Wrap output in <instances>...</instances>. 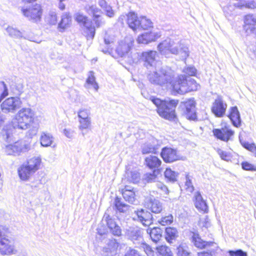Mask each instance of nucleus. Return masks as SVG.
Segmentation results:
<instances>
[{"label": "nucleus", "mask_w": 256, "mask_h": 256, "mask_svg": "<svg viewBox=\"0 0 256 256\" xmlns=\"http://www.w3.org/2000/svg\"><path fill=\"white\" fill-rule=\"evenodd\" d=\"M171 75L166 70H162L158 76V84L161 86H167L172 95H184L197 90L200 84L193 78L188 79L184 74L178 76L174 80H171Z\"/></svg>", "instance_id": "1"}, {"label": "nucleus", "mask_w": 256, "mask_h": 256, "mask_svg": "<svg viewBox=\"0 0 256 256\" xmlns=\"http://www.w3.org/2000/svg\"><path fill=\"white\" fill-rule=\"evenodd\" d=\"M150 100L156 106V112L160 118L169 121L175 120L178 118L176 108L180 103L179 100H162L152 97Z\"/></svg>", "instance_id": "2"}, {"label": "nucleus", "mask_w": 256, "mask_h": 256, "mask_svg": "<svg viewBox=\"0 0 256 256\" xmlns=\"http://www.w3.org/2000/svg\"><path fill=\"white\" fill-rule=\"evenodd\" d=\"M110 232L116 236L122 235V230L116 220L108 214H104L97 228V232L100 236L106 234Z\"/></svg>", "instance_id": "3"}, {"label": "nucleus", "mask_w": 256, "mask_h": 256, "mask_svg": "<svg viewBox=\"0 0 256 256\" xmlns=\"http://www.w3.org/2000/svg\"><path fill=\"white\" fill-rule=\"evenodd\" d=\"M36 118L34 113L30 108H22L16 116L14 124L18 128L26 130L35 127Z\"/></svg>", "instance_id": "4"}, {"label": "nucleus", "mask_w": 256, "mask_h": 256, "mask_svg": "<svg viewBox=\"0 0 256 256\" xmlns=\"http://www.w3.org/2000/svg\"><path fill=\"white\" fill-rule=\"evenodd\" d=\"M11 232L6 226H0V254L2 255L14 254L16 250L9 235Z\"/></svg>", "instance_id": "5"}, {"label": "nucleus", "mask_w": 256, "mask_h": 256, "mask_svg": "<svg viewBox=\"0 0 256 256\" xmlns=\"http://www.w3.org/2000/svg\"><path fill=\"white\" fill-rule=\"evenodd\" d=\"M41 162L40 158L33 157L28 160L26 164H22L18 170L20 180L24 181L28 180L40 168Z\"/></svg>", "instance_id": "6"}, {"label": "nucleus", "mask_w": 256, "mask_h": 256, "mask_svg": "<svg viewBox=\"0 0 256 256\" xmlns=\"http://www.w3.org/2000/svg\"><path fill=\"white\" fill-rule=\"evenodd\" d=\"M183 106L182 115L190 121L198 120V114L196 111V102L194 98L186 99L181 102Z\"/></svg>", "instance_id": "7"}, {"label": "nucleus", "mask_w": 256, "mask_h": 256, "mask_svg": "<svg viewBox=\"0 0 256 256\" xmlns=\"http://www.w3.org/2000/svg\"><path fill=\"white\" fill-rule=\"evenodd\" d=\"M23 15L33 22L36 23L41 20L43 10L40 4H36L28 8H22Z\"/></svg>", "instance_id": "8"}, {"label": "nucleus", "mask_w": 256, "mask_h": 256, "mask_svg": "<svg viewBox=\"0 0 256 256\" xmlns=\"http://www.w3.org/2000/svg\"><path fill=\"white\" fill-rule=\"evenodd\" d=\"M212 132L215 138L226 142L231 140L234 134V131L226 123L220 128L213 129Z\"/></svg>", "instance_id": "9"}, {"label": "nucleus", "mask_w": 256, "mask_h": 256, "mask_svg": "<svg viewBox=\"0 0 256 256\" xmlns=\"http://www.w3.org/2000/svg\"><path fill=\"white\" fill-rule=\"evenodd\" d=\"M22 102L20 98L10 97L6 98L1 104L2 110L6 113L14 112L21 107Z\"/></svg>", "instance_id": "10"}, {"label": "nucleus", "mask_w": 256, "mask_h": 256, "mask_svg": "<svg viewBox=\"0 0 256 256\" xmlns=\"http://www.w3.org/2000/svg\"><path fill=\"white\" fill-rule=\"evenodd\" d=\"M227 106L222 96H218L212 102L210 110L216 117L222 118L225 114Z\"/></svg>", "instance_id": "11"}, {"label": "nucleus", "mask_w": 256, "mask_h": 256, "mask_svg": "<svg viewBox=\"0 0 256 256\" xmlns=\"http://www.w3.org/2000/svg\"><path fill=\"white\" fill-rule=\"evenodd\" d=\"M160 156L166 163H172L180 160L178 150L170 147L163 148L160 152Z\"/></svg>", "instance_id": "12"}, {"label": "nucleus", "mask_w": 256, "mask_h": 256, "mask_svg": "<svg viewBox=\"0 0 256 256\" xmlns=\"http://www.w3.org/2000/svg\"><path fill=\"white\" fill-rule=\"evenodd\" d=\"M161 36L160 32L150 30L139 34L136 38V42L138 44H147L158 40Z\"/></svg>", "instance_id": "13"}, {"label": "nucleus", "mask_w": 256, "mask_h": 256, "mask_svg": "<svg viewBox=\"0 0 256 256\" xmlns=\"http://www.w3.org/2000/svg\"><path fill=\"white\" fill-rule=\"evenodd\" d=\"M88 14H92V20H89L88 24L94 26L95 28H100L102 24L101 16L99 14L101 12L100 10L94 5L89 6L85 8Z\"/></svg>", "instance_id": "14"}, {"label": "nucleus", "mask_w": 256, "mask_h": 256, "mask_svg": "<svg viewBox=\"0 0 256 256\" xmlns=\"http://www.w3.org/2000/svg\"><path fill=\"white\" fill-rule=\"evenodd\" d=\"M144 207L154 214H160L162 210V206L160 200L153 196L146 197L144 202Z\"/></svg>", "instance_id": "15"}, {"label": "nucleus", "mask_w": 256, "mask_h": 256, "mask_svg": "<svg viewBox=\"0 0 256 256\" xmlns=\"http://www.w3.org/2000/svg\"><path fill=\"white\" fill-rule=\"evenodd\" d=\"M193 201L195 207L202 214H206L208 212V206L200 192L198 191L194 193Z\"/></svg>", "instance_id": "16"}, {"label": "nucleus", "mask_w": 256, "mask_h": 256, "mask_svg": "<svg viewBox=\"0 0 256 256\" xmlns=\"http://www.w3.org/2000/svg\"><path fill=\"white\" fill-rule=\"evenodd\" d=\"M191 240L194 246L198 250L208 249L214 244V242L204 240L200 234L196 233L193 234Z\"/></svg>", "instance_id": "17"}, {"label": "nucleus", "mask_w": 256, "mask_h": 256, "mask_svg": "<svg viewBox=\"0 0 256 256\" xmlns=\"http://www.w3.org/2000/svg\"><path fill=\"white\" fill-rule=\"evenodd\" d=\"M162 162L157 156L150 155L144 158V164L150 170H162L160 166Z\"/></svg>", "instance_id": "18"}, {"label": "nucleus", "mask_w": 256, "mask_h": 256, "mask_svg": "<svg viewBox=\"0 0 256 256\" xmlns=\"http://www.w3.org/2000/svg\"><path fill=\"white\" fill-rule=\"evenodd\" d=\"M137 220L144 226H148L152 222V217L150 212L142 208L137 210L134 212Z\"/></svg>", "instance_id": "19"}, {"label": "nucleus", "mask_w": 256, "mask_h": 256, "mask_svg": "<svg viewBox=\"0 0 256 256\" xmlns=\"http://www.w3.org/2000/svg\"><path fill=\"white\" fill-rule=\"evenodd\" d=\"M126 22L128 27L134 32L137 31L140 24V16H139L135 12H130L126 14Z\"/></svg>", "instance_id": "20"}, {"label": "nucleus", "mask_w": 256, "mask_h": 256, "mask_svg": "<svg viewBox=\"0 0 256 256\" xmlns=\"http://www.w3.org/2000/svg\"><path fill=\"white\" fill-rule=\"evenodd\" d=\"M120 192L126 202L133 204L136 200V190L134 188L126 185L122 188Z\"/></svg>", "instance_id": "21"}, {"label": "nucleus", "mask_w": 256, "mask_h": 256, "mask_svg": "<svg viewBox=\"0 0 256 256\" xmlns=\"http://www.w3.org/2000/svg\"><path fill=\"white\" fill-rule=\"evenodd\" d=\"M228 118L234 126L239 128L242 124V120L240 112L236 106L230 107L229 110Z\"/></svg>", "instance_id": "22"}, {"label": "nucleus", "mask_w": 256, "mask_h": 256, "mask_svg": "<svg viewBox=\"0 0 256 256\" xmlns=\"http://www.w3.org/2000/svg\"><path fill=\"white\" fill-rule=\"evenodd\" d=\"M24 148V145L19 142H16L12 144L6 146L5 148V152L8 155L19 154Z\"/></svg>", "instance_id": "23"}, {"label": "nucleus", "mask_w": 256, "mask_h": 256, "mask_svg": "<svg viewBox=\"0 0 256 256\" xmlns=\"http://www.w3.org/2000/svg\"><path fill=\"white\" fill-rule=\"evenodd\" d=\"M72 23V16L68 13H64L62 16L60 21L58 24V28L61 32L70 27Z\"/></svg>", "instance_id": "24"}, {"label": "nucleus", "mask_w": 256, "mask_h": 256, "mask_svg": "<svg viewBox=\"0 0 256 256\" xmlns=\"http://www.w3.org/2000/svg\"><path fill=\"white\" fill-rule=\"evenodd\" d=\"M172 44L170 42H167L166 40L160 42L158 46V50L161 53L166 54L170 52L172 54H176L178 52V48H172Z\"/></svg>", "instance_id": "25"}, {"label": "nucleus", "mask_w": 256, "mask_h": 256, "mask_svg": "<svg viewBox=\"0 0 256 256\" xmlns=\"http://www.w3.org/2000/svg\"><path fill=\"white\" fill-rule=\"evenodd\" d=\"M178 236V231L176 228L168 226L165 228L164 238L166 242L170 244L175 240Z\"/></svg>", "instance_id": "26"}, {"label": "nucleus", "mask_w": 256, "mask_h": 256, "mask_svg": "<svg viewBox=\"0 0 256 256\" xmlns=\"http://www.w3.org/2000/svg\"><path fill=\"white\" fill-rule=\"evenodd\" d=\"M140 23L138 30H149L154 27L152 22L146 16H140Z\"/></svg>", "instance_id": "27"}, {"label": "nucleus", "mask_w": 256, "mask_h": 256, "mask_svg": "<svg viewBox=\"0 0 256 256\" xmlns=\"http://www.w3.org/2000/svg\"><path fill=\"white\" fill-rule=\"evenodd\" d=\"M40 140L42 146L48 147L52 144L54 138L52 135L49 133L42 132L40 136Z\"/></svg>", "instance_id": "28"}, {"label": "nucleus", "mask_w": 256, "mask_h": 256, "mask_svg": "<svg viewBox=\"0 0 256 256\" xmlns=\"http://www.w3.org/2000/svg\"><path fill=\"white\" fill-rule=\"evenodd\" d=\"M150 235L152 240L156 243L160 241L162 238V230L160 228L154 227L150 230Z\"/></svg>", "instance_id": "29"}, {"label": "nucleus", "mask_w": 256, "mask_h": 256, "mask_svg": "<svg viewBox=\"0 0 256 256\" xmlns=\"http://www.w3.org/2000/svg\"><path fill=\"white\" fill-rule=\"evenodd\" d=\"M108 252L114 254H118L122 248L121 245L115 239L111 240L108 243Z\"/></svg>", "instance_id": "30"}, {"label": "nucleus", "mask_w": 256, "mask_h": 256, "mask_svg": "<svg viewBox=\"0 0 256 256\" xmlns=\"http://www.w3.org/2000/svg\"><path fill=\"white\" fill-rule=\"evenodd\" d=\"M84 86L86 87L92 86L96 91L98 90L99 87L98 84L96 82V78L93 72H90L89 74L86 78Z\"/></svg>", "instance_id": "31"}, {"label": "nucleus", "mask_w": 256, "mask_h": 256, "mask_svg": "<svg viewBox=\"0 0 256 256\" xmlns=\"http://www.w3.org/2000/svg\"><path fill=\"white\" fill-rule=\"evenodd\" d=\"M78 121L80 123L78 128L81 130L82 134L84 135L88 130H90V118L79 120Z\"/></svg>", "instance_id": "32"}, {"label": "nucleus", "mask_w": 256, "mask_h": 256, "mask_svg": "<svg viewBox=\"0 0 256 256\" xmlns=\"http://www.w3.org/2000/svg\"><path fill=\"white\" fill-rule=\"evenodd\" d=\"M156 52L153 50L144 52L141 54L142 58L148 62H153L155 60Z\"/></svg>", "instance_id": "33"}, {"label": "nucleus", "mask_w": 256, "mask_h": 256, "mask_svg": "<svg viewBox=\"0 0 256 256\" xmlns=\"http://www.w3.org/2000/svg\"><path fill=\"white\" fill-rule=\"evenodd\" d=\"M152 172H148L144 175V180L147 182H154L156 178L161 173V170H152Z\"/></svg>", "instance_id": "34"}, {"label": "nucleus", "mask_w": 256, "mask_h": 256, "mask_svg": "<svg viewBox=\"0 0 256 256\" xmlns=\"http://www.w3.org/2000/svg\"><path fill=\"white\" fill-rule=\"evenodd\" d=\"M86 29V37L87 40H92L94 38L96 34V28L94 26L90 24H87L84 26Z\"/></svg>", "instance_id": "35"}, {"label": "nucleus", "mask_w": 256, "mask_h": 256, "mask_svg": "<svg viewBox=\"0 0 256 256\" xmlns=\"http://www.w3.org/2000/svg\"><path fill=\"white\" fill-rule=\"evenodd\" d=\"M157 252L162 256H172L170 248L166 246L161 245L156 248Z\"/></svg>", "instance_id": "36"}, {"label": "nucleus", "mask_w": 256, "mask_h": 256, "mask_svg": "<svg viewBox=\"0 0 256 256\" xmlns=\"http://www.w3.org/2000/svg\"><path fill=\"white\" fill-rule=\"evenodd\" d=\"M74 20L78 24L84 26L88 24L89 22V20L86 16L78 12L75 14Z\"/></svg>", "instance_id": "37"}, {"label": "nucleus", "mask_w": 256, "mask_h": 256, "mask_svg": "<svg viewBox=\"0 0 256 256\" xmlns=\"http://www.w3.org/2000/svg\"><path fill=\"white\" fill-rule=\"evenodd\" d=\"M173 216L171 214L162 216L158 221V223L162 226H165L172 224L173 222Z\"/></svg>", "instance_id": "38"}, {"label": "nucleus", "mask_w": 256, "mask_h": 256, "mask_svg": "<svg viewBox=\"0 0 256 256\" xmlns=\"http://www.w3.org/2000/svg\"><path fill=\"white\" fill-rule=\"evenodd\" d=\"M157 152V148L152 145H144L142 148V154H156Z\"/></svg>", "instance_id": "39"}, {"label": "nucleus", "mask_w": 256, "mask_h": 256, "mask_svg": "<svg viewBox=\"0 0 256 256\" xmlns=\"http://www.w3.org/2000/svg\"><path fill=\"white\" fill-rule=\"evenodd\" d=\"M242 146L246 150L252 153L256 156V144L254 143H250L248 142H241Z\"/></svg>", "instance_id": "40"}, {"label": "nucleus", "mask_w": 256, "mask_h": 256, "mask_svg": "<svg viewBox=\"0 0 256 256\" xmlns=\"http://www.w3.org/2000/svg\"><path fill=\"white\" fill-rule=\"evenodd\" d=\"M164 175L166 178L172 181L175 180L177 176L176 173L174 171H173L170 168H166Z\"/></svg>", "instance_id": "41"}, {"label": "nucleus", "mask_w": 256, "mask_h": 256, "mask_svg": "<svg viewBox=\"0 0 256 256\" xmlns=\"http://www.w3.org/2000/svg\"><path fill=\"white\" fill-rule=\"evenodd\" d=\"M114 206L120 212H124V208L127 206L122 201L120 198L116 197L114 198Z\"/></svg>", "instance_id": "42"}, {"label": "nucleus", "mask_w": 256, "mask_h": 256, "mask_svg": "<svg viewBox=\"0 0 256 256\" xmlns=\"http://www.w3.org/2000/svg\"><path fill=\"white\" fill-rule=\"evenodd\" d=\"M216 152L222 160L226 161L230 160L232 157V154L230 152L223 150L220 148H218L216 150Z\"/></svg>", "instance_id": "43"}, {"label": "nucleus", "mask_w": 256, "mask_h": 256, "mask_svg": "<svg viewBox=\"0 0 256 256\" xmlns=\"http://www.w3.org/2000/svg\"><path fill=\"white\" fill-rule=\"evenodd\" d=\"M242 168L246 171L255 172L256 171V166L248 162L244 161L241 163Z\"/></svg>", "instance_id": "44"}, {"label": "nucleus", "mask_w": 256, "mask_h": 256, "mask_svg": "<svg viewBox=\"0 0 256 256\" xmlns=\"http://www.w3.org/2000/svg\"><path fill=\"white\" fill-rule=\"evenodd\" d=\"M177 250L178 256H190V253L187 250L186 247L182 244L178 247Z\"/></svg>", "instance_id": "45"}, {"label": "nucleus", "mask_w": 256, "mask_h": 256, "mask_svg": "<svg viewBox=\"0 0 256 256\" xmlns=\"http://www.w3.org/2000/svg\"><path fill=\"white\" fill-rule=\"evenodd\" d=\"M90 114L88 110L86 108L80 109L78 112V117L79 120L90 118Z\"/></svg>", "instance_id": "46"}, {"label": "nucleus", "mask_w": 256, "mask_h": 256, "mask_svg": "<svg viewBox=\"0 0 256 256\" xmlns=\"http://www.w3.org/2000/svg\"><path fill=\"white\" fill-rule=\"evenodd\" d=\"M141 246L145 253L148 256H153L154 251L151 246L146 242H142Z\"/></svg>", "instance_id": "47"}, {"label": "nucleus", "mask_w": 256, "mask_h": 256, "mask_svg": "<svg viewBox=\"0 0 256 256\" xmlns=\"http://www.w3.org/2000/svg\"><path fill=\"white\" fill-rule=\"evenodd\" d=\"M230 256H248L246 252L239 249L236 250H230L228 251Z\"/></svg>", "instance_id": "48"}, {"label": "nucleus", "mask_w": 256, "mask_h": 256, "mask_svg": "<svg viewBox=\"0 0 256 256\" xmlns=\"http://www.w3.org/2000/svg\"><path fill=\"white\" fill-rule=\"evenodd\" d=\"M184 72L186 73V76H187L188 78V76H196V75L197 70L195 68L189 66L184 69Z\"/></svg>", "instance_id": "49"}, {"label": "nucleus", "mask_w": 256, "mask_h": 256, "mask_svg": "<svg viewBox=\"0 0 256 256\" xmlns=\"http://www.w3.org/2000/svg\"><path fill=\"white\" fill-rule=\"evenodd\" d=\"M185 185L186 186V190L187 194H192L194 190V188L192 184V181L189 179L187 180L186 182Z\"/></svg>", "instance_id": "50"}, {"label": "nucleus", "mask_w": 256, "mask_h": 256, "mask_svg": "<svg viewBox=\"0 0 256 256\" xmlns=\"http://www.w3.org/2000/svg\"><path fill=\"white\" fill-rule=\"evenodd\" d=\"M47 22L50 25H54L57 23L58 16L56 14H50L47 18Z\"/></svg>", "instance_id": "51"}, {"label": "nucleus", "mask_w": 256, "mask_h": 256, "mask_svg": "<svg viewBox=\"0 0 256 256\" xmlns=\"http://www.w3.org/2000/svg\"><path fill=\"white\" fill-rule=\"evenodd\" d=\"M2 84L4 86V90L0 95V102L2 100V99L7 96L8 94V89L7 88L6 85L4 82H2Z\"/></svg>", "instance_id": "52"}, {"label": "nucleus", "mask_w": 256, "mask_h": 256, "mask_svg": "<svg viewBox=\"0 0 256 256\" xmlns=\"http://www.w3.org/2000/svg\"><path fill=\"white\" fill-rule=\"evenodd\" d=\"M158 188L160 191L163 192L164 194H168L169 190L167 186L163 184H158Z\"/></svg>", "instance_id": "53"}, {"label": "nucleus", "mask_w": 256, "mask_h": 256, "mask_svg": "<svg viewBox=\"0 0 256 256\" xmlns=\"http://www.w3.org/2000/svg\"><path fill=\"white\" fill-rule=\"evenodd\" d=\"M198 256H212V252L210 250L202 251L198 252Z\"/></svg>", "instance_id": "54"}, {"label": "nucleus", "mask_w": 256, "mask_h": 256, "mask_svg": "<svg viewBox=\"0 0 256 256\" xmlns=\"http://www.w3.org/2000/svg\"><path fill=\"white\" fill-rule=\"evenodd\" d=\"M106 14L108 16L112 18L114 16V12L112 8L109 6L106 10Z\"/></svg>", "instance_id": "55"}, {"label": "nucleus", "mask_w": 256, "mask_h": 256, "mask_svg": "<svg viewBox=\"0 0 256 256\" xmlns=\"http://www.w3.org/2000/svg\"><path fill=\"white\" fill-rule=\"evenodd\" d=\"M64 134L68 138H71L72 136V132L70 130L64 129Z\"/></svg>", "instance_id": "56"}, {"label": "nucleus", "mask_w": 256, "mask_h": 256, "mask_svg": "<svg viewBox=\"0 0 256 256\" xmlns=\"http://www.w3.org/2000/svg\"><path fill=\"white\" fill-rule=\"evenodd\" d=\"M62 2H59V5H58L59 8L62 10H64L66 8L65 4Z\"/></svg>", "instance_id": "57"}, {"label": "nucleus", "mask_w": 256, "mask_h": 256, "mask_svg": "<svg viewBox=\"0 0 256 256\" xmlns=\"http://www.w3.org/2000/svg\"><path fill=\"white\" fill-rule=\"evenodd\" d=\"M37 0H22L24 4H31L36 2Z\"/></svg>", "instance_id": "58"}, {"label": "nucleus", "mask_w": 256, "mask_h": 256, "mask_svg": "<svg viewBox=\"0 0 256 256\" xmlns=\"http://www.w3.org/2000/svg\"><path fill=\"white\" fill-rule=\"evenodd\" d=\"M2 174H1V172H0V183H2Z\"/></svg>", "instance_id": "59"}]
</instances>
